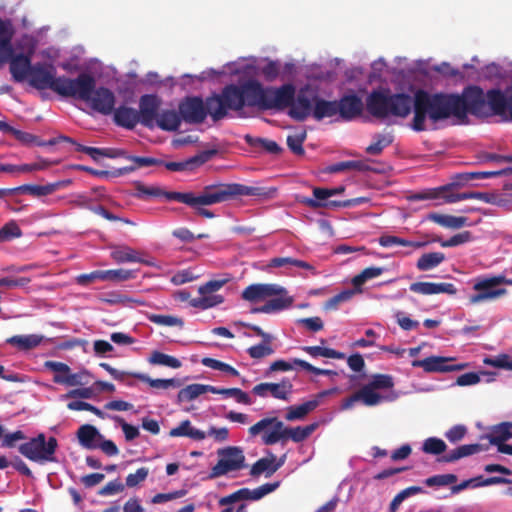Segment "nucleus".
<instances>
[{
	"mask_svg": "<svg viewBox=\"0 0 512 512\" xmlns=\"http://www.w3.org/2000/svg\"><path fill=\"white\" fill-rule=\"evenodd\" d=\"M212 391H213L212 385L199 384V383L190 384V385H187L186 387L182 388L178 392L177 402L179 404L183 403V402H189V401L196 399L197 397H199L200 395H202L204 393H207V392L212 393Z\"/></svg>",
	"mask_w": 512,
	"mask_h": 512,
	"instance_id": "obj_34",
	"label": "nucleus"
},
{
	"mask_svg": "<svg viewBox=\"0 0 512 512\" xmlns=\"http://www.w3.org/2000/svg\"><path fill=\"white\" fill-rule=\"evenodd\" d=\"M86 103H89L96 112L109 115L114 110L115 95L106 87H95V90L91 93V98Z\"/></svg>",
	"mask_w": 512,
	"mask_h": 512,
	"instance_id": "obj_21",
	"label": "nucleus"
},
{
	"mask_svg": "<svg viewBox=\"0 0 512 512\" xmlns=\"http://www.w3.org/2000/svg\"><path fill=\"white\" fill-rule=\"evenodd\" d=\"M161 99L154 94L142 95L139 99V117L140 123L149 129L155 127V123L159 116Z\"/></svg>",
	"mask_w": 512,
	"mask_h": 512,
	"instance_id": "obj_18",
	"label": "nucleus"
},
{
	"mask_svg": "<svg viewBox=\"0 0 512 512\" xmlns=\"http://www.w3.org/2000/svg\"><path fill=\"white\" fill-rule=\"evenodd\" d=\"M279 487V482L274 483H266L254 490H250L248 488H241L236 492V496L238 501L240 500H259L266 496L267 494L275 491Z\"/></svg>",
	"mask_w": 512,
	"mask_h": 512,
	"instance_id": "obj_30",
	"label": "nucleus"
},
{
	"mask_svg": "<svg viewBox=\"0 0 512 512\" xmlns=\"http://www.w3.org/2000/svg\"><path fill=\"white\" fill-rule=\"evenodd\" d=\"M178 109L182 120L188 124H201L208 115L214 122L227 116L221 95L216 93L205 101L198 96L186 97L179 103Z\"/></svg>",
	"mask_w": 512,
	"mask_h": 512,
	"instance_id": "obj_6",
	"label": "nucleus"
},
{
	"mask_svg": "<svg viewBox=\"0 0 512 512\" xmlns=\"http://www.w3.org/2000/svg\"><path fill=\"white\" fill-rule=\"evenodd\" d=\"M483 450L484 448L481 444H465L451 450L449 453L445 455H442L441 457L438 458V461L443 463H453L461 458L471 456Z\"/></svg>",
	"mask_w": 512,
	"mask_h": 512,
	"instance_id": "obj_28",
	"label": "nucleus"
},
{
	"mask_svg": "<svg viewBox=\"0 0 512 512\" xmlns=\"http://www.w3.org/2000/svg\"><path fill=\"white\" fill-rule=\"evenodd\" d=\"M201 296L198 298H192L190 300V306L199 308L202 310L212 308L218 304H221L224 301V298L221 295H211V294H200Z\"/></svg>",
	"mask_w": 512,
	"mask_h": 512,
	"instance_id": "obj_51",
	"label": "nucleus"
},
{
	"mask_svg": "<svg viewBox=\"0 0 512 512\" xmlns=\"http://www.w3.org/2000/svg\"><path fill=\"white\" fill-rule=\"evenodd\" d=\"M414 97L390 90H373L366 99L368 113L378 120L406 118L413 109Z\"/></svg>",
	"mask_w": 512,
	"mask_h": 512,
	"instance_id": "obj_3",
	"label": "nucleus"
},
{
	"mask_svg": "<svg viewBox=\"0 0 512 512\" xmlns=\"http://www.w3.org/2000/svg\"><path fill=\"white\" fill-rule=\"evenodd\" d=\"M385 268L383 267H368L361 273L354 276V294L362 293V286L369 280L379 277L383 274Z\"/></svg>",
	"mask_w": 512,
	"mask_h": 512,
	"instance_id": "obj_42",
	"label": "nucleus"
},
{
	"mask_svg": "<svg viewBox=\"0 0 512 512\" xmlns=\"http://www.w3.org/2000/svg\"><path fill=\"white\" fill-rule=\"evenodd\" d=\"M219 460L211 469L210 477L217 478L231 471L244 468L245 456L239 447L230 446L218 451Z\"/></svg>",
	"mask_w": 512,
	"mask_h": 512,
	"instance_id": "obj_12",
	"label": "nucleus"
},
{
	"mask_svg": "<svg viewBox=\"0 0 512 512\" xmlns=\"http://www.w3.org/2000/svg\"><path fill=\"white\" fill-rule=\"evenodd\" d=\"M295 96V87L288 83L278 88L266 87L264 110L282 111L289 108Z\"/></svg>",
	"mask_w": 512,
	"mask_h": 512,
	"instance_id": "obj_15",
	"label": "nucleus"
},
{
	"mask_svg": "<svg viewBox=\"0 0 512 512\" xmlns=\"http://www.w3.org/2000/svg\"><path fill=\"white\" fill-rule=\"evenodd\" d=\"M149 362L153 365H162L174 369L180 368L182 365L177 358L160 351H154L149 358Z\"/></svg>",
	"mask_w": 512,
	"mask_h": 512,
	"instance_id": "obj_53",
	"label": "nucleus"
},
{
	"mask_svg": "<svg viewBox=\"0 0 512 512\" xmlns=\"http://www.w3.org/2000/svg\"><path fill=\"white\" fill-rule=\"evenodd\" d=\"M368 384L371 385L375 390L394 391V379L391 375L388 374H375L372 376Z\"/></svg>",
	"mask_w": 512,
	"mask_h": 512,
	"instance_id": "obj_57",
	"label": "nucleus"
},
{
	"mask_svg": "<svg viewBox=\"0 0 512 512\" xmlns=\"http://www.w3.org/2000/svg\"><path fill=\"white\" fill-rule=\"evenodd\" d=\"M86 154H88L93 160L97 161L100 156L108 158H117L125 155V151L121 149H104L96 147H88Z\"/></svg>",
	"mask_w": 512,
	"mask_h": 512,
	"instance_id": "obj_61",
	"label": "nucleus"
},
{
	"mask_svg": "<svg viewBox=\"0 0 512 512\" xmlns=\"http://www.w3.org/2000/svg\"><path fill=\"white\" fill-rule=\"evenodd\" d=\"M445 260V254L442 252H429L422 254L416 263L419 271H428L439 266Z\"/></svg>",
	"mask_w": 512,
	"mask_h": 512,
	"instance_id": "obj_41",
	"label": "nucleus"
},
{
	"mask_svg": "<svg viewBox=\"0 0 512 512\" xmlns=\"http://www.w3.org/2000/svg\"><path fill=\"white\" fill-rule=\"evenodd\" d=\"M29 84L37 90L50 89L57 92L60 76H56V68L50 63H35L28 77Z\"/></svg>",
	"mask_w": 512,
	"mask_h": 512,
	"instance_id": "obj_14",
	"label": "nucleus"
},
{
	"mask_svg": "<svg viewBox=\"0 0 512 512\" xmlns=\"http://www.w3.org/2000/svg\"><path fill=\"white\" fill-rule=\"evenodd\" d=\"M379 244L382 246V247H392V246H395V245H400V246H404V247H412V248H421L423 246L426 245L425 242H414V241H409V240H406L404 238H400V237H397V236H393V235H383L379 238Z\"/></svg>",
	"mask_w": 512,
	"mask_h": 512,
	"instance_id": "obj_50",
	"label": "nucleus"
},
{
	"mask_svg": "<svg viewBox=\"0 0 512 512\" xmlns=\"http://www.w3.org/2000/svg\"><path fill=\"white\" fill-rule=\"evenodd\" d=\"M413 111L411 128L417 132L426 130L427 117L434 123L450 117L463 122L470 113L483 118L499 116L503 122H512V93L505 96L500 89H490L484 94L478 86L467 88L462 95L418 90Z\"/></svg>",
	"mask_w": 512,
	"mask_h": 512,
	"instance_id": "obj_1",
	"label": "nucleus"
},
{
	"mask_svg": "<svg viewBox=\"0 0 512 512\" xmlns=\"http://www.w3.org/2000/svg\"><path fill=\"white\" fill-rule=\"evenodd\" d=\"M11 40L12 33L6 28L5 32L0 34V61L8 62L14 55Z\"/></svg>",
	"mask_w": 512,
	"mask_h": 512,
	"instance_id": "obj_55",
	"label": "nucleus"
},
{
	"mask_svg": "<svg viewBox=\"0 0 512 512\" xmlns=\"http://www.w3.org/2000/svg\"><path fill=\"white\" fill-rule=\"evenodd\" d=\"M303 350L308 353L310 356L316 357H326V358H334V359H345L347 360V364L350 368H352V354L347 356L334 350L332 348L322 347V346H305Z\"/></svg>",
	"mask_w": 512,
	"mask_h": 512,
	"instance_id": "obj_39",
	"label": "nucleus"
},
{
	"mask_svg": "<svg viewBox=\"0 0 512 512\" xmlns=\"http://www.w3.org/2000/svg\"><path fill=\"white\" fill-rule=\"evenodd\" d=\"M79 198L81 199L80 203H79L80 206L90 209V211H92L93 213H95L97 215L102 216L103 218H105L108 221H113V222L119 221V222H123V223L129 224V225L133 224L132 221L122 218V217H119V216L111 213L102 205L88 206L87 203L89 200L84 196H79Z\"/></svg>",
	"mask_w": 512,
	"mask_h": 512,
	"instance_id": "obj_45",
	"label": "nucleus"
},
{
	"mask_svg": "<svg viewBox=\"0 0 512 512\" xmlns=\"http://www.w3.org/2000/svg\"><path fill=\"white\" fill-rule=\"evenodd\" d=\"M374 142L366 147V152L370 155H380L384 148L388 147L393 142L391 134L377 133L373 136Z\"/></svg>",
	"mask_w": 512,
	"mask_h": 512,
	"instance_id": "obj_49",
	"label": "nucleus"
},
{
	"mask_svg": "<svg viewBox=\"0 0 512 512\" xmlns=\"http://www.w3.org/2000/svg\"><path fill=\"white\" fill-rule=\"evenodd\" d=\"M293 304V298L288 295L287 290L267 299L264 305L253 308L252 313L271 314L289 308Z\"/></svg>",
	"mask_w": 512,
	"mask_h": 512,
	"instance_id": "obj_24",
	"label": "nucleus"
},
{
	"mask_svg": "<svg viewBox=\"0 0 512 512\" xmlns=\"http://www.w3.org/2000/svg\"><path fill=\"white\" fill-rule=\"evenodd\" d=\"M62 184L63 182L50 183L47 185L24 184L19 187L12 188V190L13 194L26 193L35 197H41L52 194L59 187H61Z\"/></svg>",
	"mask_w": 512,
	"mask_h": 512,
	"instance_id": "obj_32",
	"label": "nucleus"
},
{
	"mask_svg": "<svg viewBox=\"0 0 512 512\" xmlns=\"http://www.w3.org/2000/svg\"><path fill=\"white\" fill-rule=\"evenodd\" d=\"M182 117L175 110H162L158 116L155 126L163 131H177L181 125Z\"/></svg>",
	"mask_w": 512,
	"mask_h": 512,
	"instance_id": "obj_31",
	"label": "nucleus"
},
{
	"mask_svg": "<svg viewBox=\"0 0 512 512\" xmlns=\"http://www.w3.org/2000/svg\"><path fill=\"white\" fill-rule=\"evenodd\" d=\"M512 431H510L503 422L493 426L491 432L487 435L490 444L496 446L511 439Z\"/></svg>",
	"mask_w": 512,
	"mask_h": 512,
	"instance_id": "obj_47",
	"label": "nucleus"
},
{
	"mask_svg": "<svg viewBox=\"0 0 512 512\" xmlns=\"http://www.w3.org/2000/svg\"><path fill=\"white\" fill-rule=\"evenodd\" d=\"M316 427L315 423L304 427H286L277 417H267L252 425L248 432L251 436L262 433V442L265 445H274L278 442L285 444L288 440L302 442L314 432Z\"/></svg>",
	"mask_w": 512,
	"mask_h": 512,
	"instance_id": "obj_4",
	"label": "nucleus"
},
{
	"mask_svg": "<svg viewBox=\"0 0 512 512\" xmlns=\"http://www.w3.org/2000/svg\"><path fill=\"white\" fill-rule=\"evenodd\" d=\"M103 281H126L130 279L136 278L135 270H127V269H111V270H102Z\"/></svg>",
	"mask_w": 512,
	"mask_h": 512,
	"instance_id": "obj_52",
	"label": "nucleus"
},
{
	"mask_svg": "<svg viewBox=\"0 0 512 512\" xmlns=\"http://www.w3.org/2000/svg\"><path fill=\"white\" fill-rule=\"evenodd\" d=\"M283 464V461L276 462V456L271 454L270 457H264L257 460L250 469L251 476H259L265 473L266 477L274 474Z\"/></svg>",
	"mask_w": 512,
	"mask_h": 512,
	"instance_id": "obj_29",
	"label": "nucleus"
},
{
	"mask_svg": "<svg viewBox=\"0 0 512 512\" xmlns=\"http://www.w3.org/2000/svg\"><path fill=\"white\" fill-rule=\"evenodd\" d=\"M95 87V77L88 72H82L76 78L60 76L56 94L86 102L91 98V93L95 90Z\"/></svg>",
	"mask_w": 512,
	"mask_h": 512,
	"instance_id": "obj_10",
	"label": "nucleus"
},
{
	"mask_svg": "<svg viewBox=\"0 0 512 512\" xmlns=\"http://www.w3.org/2000/svg\"><path fill=\"white\" fill-rule=\"evenodd\" d=\"M458 478L455 474H438L425 479L424 483L428 487H441L455 484Z\"/></svg>",
	"mask_w": 512,
	"mask_h": 512,
	"instance_id": "obj_58",
	"label": "nucleus"
},
{
	"mask_svg": "<svg viewBox=\"0 0 512 512\" xmlns=\"http://www.w3.org/2000/svg\"><path fill=\"white\" fill-rule=\"evenodd\" d=\"M134 378L147 383L152 388L168 389L170 387L179 388L182 386V381L177 378L170 379H152L146 374H133Z\"/></svg>",
	"mask_w": 512,
	"mask_h": 512,
	"instance_id": "obj_43",
	"label": "nucleus"
},
{
	"mask_svg": "<svg viewBox=\"0 0 512 512\" xmlns=\"http://www.w3.org/2000/svg\"><path fill=\"white\" fill-rule=\"evenodd\" d=\"M306 139V132L288 135L287 137V145L289 149L296 155H303V143Z\"/></svg>",
	"mask_w": 512,
	"mask_h": 512,
	"instance_id": "obj_64",
	"label": "nucleus"
},
{
	"mask_svg": "<svg viewBox=\"0 0 512 512\" xmlns=\"http://www.w3.org/2000/svg\"><path fill=\"white\" fill-rule=\"evenodd\" d=\"M114 122L116 125L126 128L133 129L138 123H140V117L138 110L121 105L118 108H114Z\"/></svg>",
	"mask_w": 512,
	"mask_h": 512,
	"instance_id": "obj_27",
	"label": "nucleus"
},
{
	"mask_svg": "<svg viewBox=\"0 0 512 512\" xmlns=\"http://www.w3.org/2000/svg\"><path fill=\"white\" fill-rule=\"evenodd\" d=\"M336 114L345 120H352V94H346L341 100L327 101L315 94L313 117L322 120L326 117H333Z\"/></svg>",
	"mask_w": 512,
	"mask_h": 512,
	"instance_id": "obj_11",
	"label": "nucleus"
},
{
	"mask_svg": "<svg viewBox=\"0 0 512 512\" xmlns=\"http://www.w3.org/2000/svg\"><path fill=\"white\" fill-rule=\"evenodd\" d=\"M137 191L140 196L164 197L169 201L183 203L192 208L198 216L211 219L215 217V214L206 209V206L235 200L243 196L267 199L273 197L276 189L240 183H215L204 186L199 193L165 191L158 186L145 185H139Z\"/></svg>",
	"mask_w": 512,
	"mask_h": 512,
	"instance_id": "obj_2",
	"label": "nucleus"
},
{
	"mask_svg": "<svg viewBox=\"0 0 512 512\" xmlns=\"http://www.w3.org/2000/svg\"><path fill=\"white\" fill-rule=\"evenodd\" d=\"M77 438L82 447L86 449H95L98 448V445L95 443V439H101L102 435L93 425L84 424L78 429Z\"/></svg>",
	"mask_w": 512,
	"mask_h": 512,
	"instance_id": "obj_35",
	"label": "nucleus"
},
{
	"mask_svg": "<svg viewBox=\"0 0 512 512\" xmlns=\"http://www.w3.org/2000/svg\"><path fill=\"white\" fill-rule=\"evenodd\" d=\"M221 98L228 114V110L238 111L244 106L258 107L264 110L266 87L257 80H248L241 85H226L221 93Z\"/></svg>",
	"mask_w": 512,
	"mask_h": 512,
	"instance_id": "obj_5",
	"label": "nucleus"
},
{
	"mask_svg": "<svg viewBox=\"0 0 512 512\" xmlns=\"http://www.w3.org/2000/svg\"><path fill=\"white\" fill-rule=\"evenodd\" d=\"M10 63V73L16 82L28 80L30 71L33 67L31 64V57L29 55L20 53L13 55L8 61Z\"/></svg>",
	"mask_w": 512,
	"mask_h": 512,
	"instance_id": "obj_25",
	"label": "nucleus"
},
{
	"mask_svg": "<svg viewBox=\"0 0 512 512\" xmlns=\"http://www.w3.org/2000/svg\"><path fill=\"white\" fill-rule=\"evenodd\" d=\"M344 185H339L335 188H321L315 187L313 189L314 198H304L302 201L310 208H336L348 207L352 204V200H334L332 197L343 194L345 191Z\"/></svg>",
	"mask_w": 512,
	"mask_h": 512,
	"instance_id": "obj_13",
	"label": "nucleus"
},
{
	"mask_svg": "<svg viewBox=\"0 0 512 512\" xmlns=\"http://www.w3.org/2000/svg\"><path fill=\"white\" fill-rule=\"evenodd\" d=\"M216 154V150H206L203 151L185 161L181 162H165L163 165L169 171H188L192 170L195 167L201 166L207 161H209Z\"/></svg>",
	"mask_w": 512,
	"mask_h": 512,
	"instance_id": "obj_23",
	"label": "nucleus"
},
{
	"mask_svg": "<svg viewBox=\"0 0 512 512\" xmlns=\"http://www.w3.org/2000/svg\"><path fill=\"white\" fill-rule=\"evenodd\" d=\"M252 393L262 398L270 395L275 399L289 401L293 393V384L287 378L278 383L262 382L253 387Z\"/></svg>",
	"mask_w": 512,
	"mask_h": 512,
	"instance_id": "obj_17",
	"label": "nucleus"
},
{
	"mask_svg": "<svg viewBox=\"0 0 512 512\" xmlns=\"http://www.w3.org/2000/svg\"><path fill=\"white\" fill-rule=\"evenodd\" d=\"M446 449V443L437 437H429L422 444V451L430 455H441Z\"/></svg>",
	"mask_w": 512,
	"mask_h": 512,
	"instance_id": "obj_54",
	"label": "nucleus"
},
{
	"mask_svg": "<svg viewBox=\"0 0 512 512\" xmlns=\"http://www.w3.org/2000/svg\"><path fill=\"white\" fill-rule=\"evenodd\" d=\"M451 358L441 356H430L422 360H413V367H421L425 372H451L460 371L467 367V363L448 364Z\"/></svg>",
	"mask_w": 512,
	"mask_h": 512,
	"instance_id": "obj_20",
	"label": "nucleus"
},
{
	"mask_svg": "<svg viewBox=\"0 0 512 512\" xmlns=\"http://www.w3.org/2000/svg\"><path fill=\"white\" fill-rule=\"evenodd\" d=\"M147 319L160 326H178L183 327L184 322L181 318L172 315H161V314H148Z\"/></svg>",
	"mask_w": 512,
	"mask_h": 512,
	"instance_id": "obj_56",
	"label": "nucleus"
},
{
	"mask_svg": "<svg viewBox=\"0 0 512 512\" xmlns=\"http://www.w3.org/2000/svg\"><path fill=\"white\" fill-rule=\"evenodd\" d=\"M43 340L42 335H14L6 340V342L20 351H29L39 346Z\"/></svg>",
	"mask_w": 512,
	"mask_h": 512,
	"instance_id": "obj_33",
	"label": "nucleus"
},
{
	"mask_svg": "<svg viewBox=\"0 0 512 512\" xmlns=\"http://www.w3.org/2000/svg\"><path fill=\"white\" fill-rule=\"evenodd\" d=\"M472 240V234L470 231H463L458 233L447 240H442L440 238L434 239L440 243L442 247H455L464 243H467Z\"/></svg>",
	"mask_w": 512,
	"mask_h": 512,
	"instance_id": "obj_62",
	"label": "nucleus"
},
{
	"mask_svg": "<svg viewBox=\"0 0 512 512\" xmlns=\"http://www.w3.org/2000/svg\"><path fill=\"white\" fill-rule=\"evenodd\" d=\"M58 447V441L55 437H49L48 440L43 433L22 443L18 451L25 458L37 463L54 462L55 452Z\"/></svg>",
	"mask_w": 512,
	"mask_h": 512,
	"instance_id": "obj_9",
	"label": "nucleus"
},
{
	"mask_svg": "<svg viewBox=\"0 0 512 512\" xmlns=\"http://www.w3.org/2000/svg\"><path fill=\"white\" fill-rule=\"evenodd\" d=\"M170 437H188L193 440H203L206 438V433L191 425L190 420H184L179 426L172 428L169 431Z\"/></svg>",
	"mask_w": 512,
	"mask_h": 512,
	"instance_id": "obj_37",
	"label": "nucleus"
},
{
	"mask_svg": "<svg viewBox=\"0 0 512 512\" xmlns=\"http://www.w3.org/2000/svg\"><path fill=\"white\" fill-rule=\"evenodd\" d=\"M284 292V287L272 283H255L247 286L241 293L243 300L257 303Z\"/></svg>",
	"mask_w": 512,
	"mask_h": 512,
	"instance_id": "obj_19",
	"label": "nucleus"
},
{
	"mask_svg": "<svg viewBox=\"0 0 512 512\" xmlns=\"http://www.w3.org/2000/svg\"><path fill=\"white\" fill-rule=\"evenodd\" d=\"M315 95H311L309 86L295 93L293 102L289 105L288 115L296 121H304L313 113Z\"/></svg>",
	"mask_w": 512,
	"mask_h": 512,
	"instance_id": "obj_16",
	"label": "nucleus"
},
{
	"mask_svg": "<svg viewBox=\"0 0 512 512\" xmlns=\"http://www.w3.org/2000/svg\"><path fill=\"white\" fill-rule=\"evenodd\" d=\"M412 292L422 295L449 294L454 295L457 292L452 283H433V282H415L410 285Z\"/></svg>",
	"mask_w": 512,
	"mask_h": 512,
	"instance_id": "obj_26",
	"label": "nucleus"
},
{
	"mask_svg": "<svg viewBox=\"0 0 512 512\" xmlns=\"http://www.w3.org/2000/svg\"><path fill=\"white\" fill-rule=\"evenodd\" d=\"M399 394L396 391H388L385 394L378 393L371 385L366 384L357 392H354V402L360 401L366 406H376L382 402H393Z\"/></svg>",
	"mask_w": 512,
	"mask_h": 512,
	"instance_id": "obj_22",
	"label": "nucleus"
},
{
	"mask_svg": "<svg viewBox=\"0 0 512 512\" xmlns=\"http://www.w3.org/2000/svg\"><path fill=\"white\" fill-rule=\"evenodd\" d=\"M424 493L421 486H410L397 493L389 504V512H397L402 502L410 496Z\"/></svg>",
	"mask_w": 512,
	"mask_h": 512,
	"instance_id": "obj_48",
	"label": "nucleus"
},
{
	"mask_svg": "<svg viewBox=\"0 0 512 512\" xmlns=\"http://www.w3.org/2000/svg\"><path fill=\"white\" fill-rule=\"evenodd\" d=\"M469 172L456 174L453 179L455 182L446 184L436 188H429L421 192L415 193L409 197L412 201L431 200L443 198L447 203H456L463 200L475 199L485 203H494L495 196L486 192L469 191L462 193H450L451 189L458 184L470 181L466 179Z\"/></svg>",
	"mask_w": 512,
	"mask_h": 512,
	"instance_id": "obj_7",
	"label": "nucleus"
},
{
	"mask_svg": "<svg viewBox=\"0 0 512 512\" xmlns=\"http://www.w3.org/2000/svg\"><path fill=\"white\" fill-rule=\"evenodd\" d=\"M201 363L208 368L223 371L235 377L239 376V372L234 367L220 360L210 357H204L201 360Z\"/></svg>",
	"mask_w": 512,
	"mask_h": 512,
	"instance_id": "obj_60",
	"label": "nucleus"
},
{
	"mask_svg": "<svg viewBox=\"0 0 512 512\" xmlns=\"http://www.w3.org/2000/svg\"><path fill=\"white\" fill-rule=\"evenodd\" d=\"M244 139L248 145L255 148H262L263 150L270 154L277 155L282 151V148L273 140L260 137H253L249 134L245 135Z\"/></svg>",
	"mask_w": 512,
	"mask_h": 512,
	"instance_id": "obj_44",
	"label": "nucleus"
},
{
	"mask_svg": "<svg viewBox=\"0 0 512 512\" xmlns=\"http://www.w3.org/2000/svg\"><path fill=\"white\" fill-rule=\"evenodd\" d=\"M249 356L253 359H261L263 357L272 355L274 349L271 346V342H261L260 344L251 346L247 350Z\"/></svg>",
	"mask_w": 512,
	"mask_h": 512,
	"instance_id": "obj_63",
	"label": "nucleus"
},
{
	"mask_svg": "<svg viewBox=\"0 0 512 512\" xmlns=\"http://www.w3.org/2000/svg\"><path fill=\"white\" fill-rule=\"evenodd\" d=\"M319 401L317 399L306 401L300 405H292L287 408L285 419L295 421L304 419L310 412L317 408Z\"/></svg>",
	"mask_w": 512,
	"mask_h": 512,
	"instance_id": "obj_38",
	"label": "nucleus"
},
{
	"mask_svg": "<svg viewBox=\"0 0 512 512\" xmlns=\"http://www.w3.org/2000/svg\"><path fill=\"white\" fill-rule=\"evenodd\" d=\"M112 259L117 263H144L149 264L147 261L139 257L138 252L129 246H120L112 250Z\"/></svg>",
	"mask_w": 512,
	"mask_h": 512,
	"instance_id": "obj_40",
	"label": "nucleus"
},
{
	"mask_svg": "<svg viewBox=\"0 0 512 512\" xmlns=\"http://www.w3.org/2000/svg\"><path fill=\"white\" fill-rule=\"evenodd\" d=\"M427 219L445 228L459 229L467 224L468 219L463 216H453L446 214H439L436 212L430 213Z\"/></svg>",
	"mask_w": 512,
	"mask_h": 512,
	"instance_id": "obj_36",
	"label": "nucleus"
},
{
	"mask_svg": "<svg viewBox=\"0 0 512 512\" xmlns=\"http://www.w3.org/2000/svg\"><path fill=\"white\" fill-rule=\"evenodd\" d=\"M502 285L512 286V279L503 274L493 276H479L473 280L474 294L468 298L470 305H477L486 301L499 299L507 294V289Z\"/></svg>",
	"mask_w": 512,
	"mask_h": 512,
	"instance_id": "obj_8",
	"label": "nucleus"
},
{
	"mask_svg": "<svg viewBox=\"0 0 512 512\" xmlns=\"http://www.w3.org/2000/svg\"><path fill=\"white\" fill-rule=\"evenodd\" d=\"M22 236V231L15 221H10L0 228V243Z\"/></svg>",
	"mask_w": 512,
	"mask_h": 512,
	"instance_id": "obj_59",
	"label": "nucleus"
},
{
	"mask_svg": "<svg viewBox=\"0 0 512 512\" xmlns=\"http://www.w3.org/2000/svg\"><path fill=\"white\" fill-rule=\"evenodd\" d=\"M213 394H220L224 397H232L237 403L244 405H251L253 403L248 393L244 392L240 388H217L213 386Z\"/></svg>",
	"mask_w": 512,
	"mask_h": 512,
	"instance_id": "obj_46",
	"label": "nucleus"
}]
</instances>
